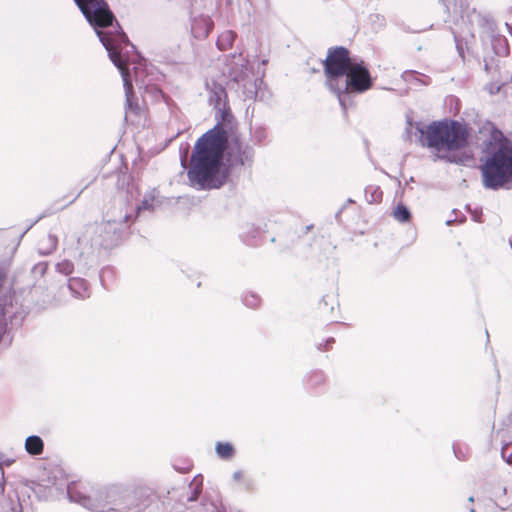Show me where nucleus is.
<instances>
[{
	"instance_id": "1",
	"label": "nucleus",
	"mask_w": 512,
	"mask_h": 512,
	"mask_svg": "<svg viewBox=\"0 0 512 512\" xmlns=\"http://www.w3.org/2000/svg\"><path fill=\"white\" fill-rule=\"evenodd\" d=\"M74 2L94 28L110 60L119 69L123 79L126 103L132 109L133 85L128 71V60L122 54L123 48L130 45L127 35L106 0H74ZM131 48H134L132 44Z\"/></svg>"
},
{
	"instance_id": "2",
	"label": "nucleus",
	"mask_w": 512,
	"mask_h": 512,
	"mask_svg": "<svg viewBox=\"0 0 512 512\" xmlns=\"http://www.w3.org/2000/svg\"><path fill=\"white\" fill-rule=\"evenodd\" d=\"M67 496L91 512H144L154 500L144 487L111 484L89 492L78 484L67 486Z\"/></svg>"
},
{
	"instance_id": "3",
	"label": "nucleus",
	"mask_w": 512,
	"mask_h": 512,
	"mask_svg": "<svg viewBox=\"0 0 512 512\" xmlns=\"http://www.w3.org/2000/svg\"><path fill=\"white\" fill-rule=\"evenodd\" d=\"M228 143L226 130L217 123L196 142L187 172L190 185L197 190L220 188L226 175L221 172Z\"/></svg>"
},
{
	"instance_id": "4",
	"label": "nucleus",
	"mask_w": 512,
	"mask_h": 512,
	"mask_svg": "<svg viewBox=\"0 0 512 512\" xmlns=\"http://www.w3.org/2000/svg\"><path fill=\"white\" fill-rule=\"evenodd\" d=\"M415 128L420 144L434 149L438 159L455 164H463L467 160L460 152L466 147L469 136L462 123L455 120L434 121L427 126L416 123Z\"/></svg>"
},
{
	"instance_id": "5",
	"label": "nucleus",
	"mask_w": 512,
	"mask_h": 512,
	"mask_svg": "<svg viewBox=\"0 0 512 512\" xmlns=\"http://www.w3.org/2000/svg\"><path fill=\"white\" fill-rule=\"evenodd\" d=\"M108 216L109 218L100 224L87 227L85 233L77 238L78 254L74 257L77 260L78 273L86 274L90 256L95 248L110 249L115 246L132 220V213L128 211L119 216L113 213Z\"/></svg>"
},
{
	"instance_id": "6",
	"label": "nucleus",
	"mask_w": 512,
	"mask_h": 512,
	"mask_svg": "<svg viewBox=\"0 0 512 512\" xmlns=\"http://www.w3.org/2000/svg\"><path fill=\"white\" fill-rule=\"evenodd\" d=\"M483 186L499 190L512 182V140L501 132L495 137V144L482 165Z\"/></svg>"
},
{
	"instance_id": "7",
	"label": "nucleus",
	"mask_w": 512,
	"mask_h": 512,
	"mask_svg": "<svg viewBox=\"0 0 512 512\" xmlns=\"http://www.w3.org/2000/svg\"><path fill=\"white\" fill-rule=\"evenodd\" d=\"M373 86L370 71L361 59H355L345 74L333 82L331 91L336 94L341 107L346 110L351 94H362Z\"/></svg>"
},
{
	"instance_id": "8",
	"label": "nucleus",
	"mask_w": 512,
	"mask_h": 512,
	"mask_svg": "<svg viewBox=\"0 0 512 512\" xmlns=\"http://www.w3.org/2000/svg\"><path fill=\"white\" fill-rule=\"evenodd\" d=\"M461 21L464 27L460 34L453 32L456 47L461 57H463V48L459 38H466L467 36L474 38L476 32L480 33L481 37H492L499 42H505V37L497 33L496 23L489 14L472 9L461 16Z\"/></svg>"
},
{
	"instance_id": "9",
	"label": "nucleus",
	"mask_w": 512,
	"mask_h": 512,
	"mask_svg": "<svg viewBox=\"0 0 512 512\" xmlns=\"http://www.w3.org/2000/svg\"><path fill=\"white\" fill-rule=\"evenodd\" d=\"M249 61L243 57L242 53L233 54L231 61L227 64L229 78L242 88L245 98L252 99L257 96L258 85L261 79L255 78L252 68L249 67Z\"/></svg>"
},
{
	"instance_id": "10",
	"label": "nucleus",
	"mask_w": 512,
	"mask_h": 512,
	"mask_svg": "<svg viewBox=\"0 0 512 512\" xmlns=\"http://www.w3.org/2000/svg\"><path fill=\"white\" fill-rule=\"evenodd\" d=\"M355 59L356 58L350 57L349 50L343 46L329 50L323 64L326 75V85L330 90L333 88V82H338Z\"/></svg>"
},
{
	"instance_id": "11",
	"label": "nucleus",
	"mask_w": 512,
	"mask_h": 512,
	"mask_svg": "<svg viewBox=\"0 0 512 512\" xmlns=\"http://www.w3.org/2000/svg\"><path fill=\"white\" fill-rule=\"evenodd\" d=\"M0 512H33V510L25 499H20L16 491H10L0 499Z\"/></svg>"
},
{
	"instance_id": "12",
	"label": "nucleus",
	"mask_w": 512,
	"mask_h": 512,
	"mask_svg": "<svg viewBox=\"0 0 512 512\" xmlns=\"http://www.w3.org/2000/svg\"><path fill=\"white\" fill-rule=\"evenodd\" d=\"M265 224L259 223H245L241 227L240 238L247 245L255 246L258 244V239L265 232Z\"/></svg>"
},
{
	"instance_id": "13",
	"label": "nucleus",
	"mask_w": 512,
	"mask_h": 512,
	"mask_svg": "<svg viewBox=\"0 0 512 512\" xmlns=\"http://www.w3.org/2000/svg\"><path fill=\"white\" fill-rule=\"evenodd\" d=\"M491 501L501 511L512 512V492L508 493L506 487L498 485L492 489Z\"/></svg>"
},
{
	"instance_id": "14",
	"label": "nucleus",
	"mask_w": 512,
	"mask_h": 512,
	"mask_svg": "<svg viewBox=\"0 0 512 512\" xmlns=\"http://www.w3.org/2000/svg\"><path fill=\"white\" fill-rule=\"evenodd\" d=\"M255 156L254 148L249 144L239 143L235 155V162L241 166L250 167L253 164Z\"/></svg>"
},
{
	"instance_id": "15",
	"label": "nucleus",
	"mask_w": 512,
	"mask_h": 512,
	"mask_svg": "<svg viewBox=\"0 0 512 512\" xmlns=\"http://www.w3.org/2000/svg\"><path fill=\"white\" fill-rule=\"evenodd\" d=\"M68 288L75 298L85 299L89 297L88 283L81 277H71L68 281Z\"/></svg>"
},
{
	"instance_id": "16",
	"label": "nucleus",
	"mask_w": 512,
	"mask_h": 512,
	"mask_svg": "<svg viewBox=\"0 0 512 512\" xmlns=\"http://www.w3.org/2000/svg\"><path fill=\"white\" fill-rule=\"evenodd\" d=\"M207 89L210 91L209 100L211 103H214L215 107H218L222 100L226 97V90L221 85L212 81L211 83H206Z\"/></svg>"
},
{
	"instance_id": "17",
	"label": "nucleus",
	"mask_w": 512,
	"mask_h": 512,
	"mask_svg": "<svg viewBox=\"0 0 512 512\" xmlns=\"http://www.w3.org/2000/svg\"><path fill=\"white\" fill-rule=\"evenodd\" d=\"M44 449V442L38 435L28 436L25 440V450L32 456L42 454Z\"/></svg>"
},
{
	"instance_id": "18",
	"label": "nucleus",
	"mask_w": 512,
	"mask_h": 512,
	"mask_svg": "<svg viewBox=\"0 0 512 512\" xmlns=\"http://www.w3.org/2000/svg\"><path fill=\"white\" fill-rule=\"evenodd\" d=\"M326 377L321 370H314L308 373L304 378L305 386L308 389L315 390L325 383Z\"/></svg>"
},
{
	"instance_id": "19",
	"label": "nucleus",
	"mask_w": 512,
	"mask_h": 512,
	"mask_svg": "<svg viewBox=\"0 0 512 512\" xmlns=\"http://www.w3.org/2000/svg\"><path fill=\"white\" fill-rule=\"evenodd\" d=\"M13 326L10 325V319L0 317V345L3 344L5 347L11 345L13 337L10 330Z\"/></svg>"
},
{
	"instance_id": "20",
	"label": "nucleus",
	"mask_w": 512,
	"mask_h": 512,
	"mask_svg": "<svg viewBox=\"0 0 512 512\" xmlns=\"http://www.w3.org/2000/svg\"><path fill=\"white\" fill-rule=\"evenodd\" d=\"M236 32L232 30H225L223 31L217 38L216 45L219 50L225 51L232 47L235 39H236Z\"/></svg>"
},
{
	"instance_id": "21",
	"label": "nucleus",
	"mask_w": 512,
	"mask_h": 512,
	"mask_svg": "<svg viewBox=\"0 0 512 512\" xmlns=\"http://www.w3.org/2000/svg\"><path fill=\"white\" fill-rule=\"evenodd\" d=\"M157 194L158 192L156 189H152L151 191L146 193L141 203L135 207L136 215H139L144 210L152 211L154 208V201L157 197Z\"/></svg>"
},
{
	"instance_id": "22",
	"label": "nucleus",
	"mask_w": 512,
	"mask_h": 512,
	"mask_svg": "<svg viewBox=\"0 0 512 512\" xmlns=\"http://www.w3.org/2000/svg\"><path fill=\"white\" fill-rule=\"evenodd\" d=\"M215 451L217 456L223 460H229L235 455V448L230 442H216Z\"/></svg>"
},
{
	"instance_id": "23",
	"label": "nucleus",
	"mask_w": 512,
	"mask_h": 512,
	"mask_svg": "<svg viewBox=\"0 0 512 512\" xmlns=\"http://www.w3.org/2000/svg\"><path fill=\"white\" fill-rule=\"evenodd\" d=\"M57 245L58 238L53 234H49L46 238L41 240L39 253L41 255H49L56 250Z\"/></svg>"
},
{
	"instance_id": "24",
	"label": "nucleus",
	"mask_w": 512,
	"mask_h": 512,
	"mask_svg": "<svg viewBox=\"0 0 512 512\" xmlns=\"http://www.w3.org/2000/svg\"><path fill=\"white\" fill-rule=\"evenodd\" d=\"M251 141L257 146L266 145L268 142V131L264 126H256L251 129Z\"/></svg>"
},
{
	"instance_id": "25",
	"label": "nucleus",
	"mask_w": 512,
	"mask_h": 512,
	"mask_svg": "<svg viewBox=\"0 0 512 512\" xmlns=\"http://www.w3.org/2000/svg\"><path fill=\"white\" fill-rule=\"evenodd\" d=\"M393 218L399 223H408L411 220V212L403 203H398L392 212Z\"/></svg>"
},
{
	"instance_id": "26",
	"label": "nucleus",
	"mask_w": 512,
	"mask_h": 512,
	"mask_svg": "<svg viewBox=\"0 0 512 512\" xmlns=\"http://www.w3.org/2000/svg\"><path fill=\"white\" fill-rule=\"evenodd\" d=\"M241 301L246 307L256 309L260 306L262 300L257 293L246 291L242 294Z\"/></svg>"
},
{
	"instance_id": "27",
	"label": "nucleus",
	"mask_w": 512,
	"mask_h": 512,
	"mask_svg": "<svg viewBox=\"0 0 512 512\" xmlns=\"http://www.w3.org/2000/svg\"><path fill=\"white\" fill-rule=\"evenodd\" d=\"M383 192L379 186H368L365 189V198L366 201L370 204L378 203L382 200Z\"/></svg>"
},
{
	"instance_id": "28",
	"label": "nucleus",
	"mask_w": 512,
	"mask_h": 512,
	"mask_svg": "<svg viewBox=\"0 0 512 512\" xmlns=\"http://www.w3.org/2000/svg\"><path fill=\"white\" fill-rule=\"evenodd\" d=\"M55 269L59 274L69 276L74 272L75 265L71 260L63 259L55 265Z\"/></svg>"
},
{
	"instance_id": "29",
	"label": "nucleus",
	"mask_w": 512,
	"mask_h": 512,
	"mask_svg": "<svg viewBox=\"0 0 512 512\" xmlns=\"http://www.w3.org/2000/svg\"><path fill=\"white\" fill-rule=\"evenodd\" d=\"M491 39V44L493 46V49L496 54L498 55H507L509 53L508 45H507V39L505 38V42H499L492 37H489Z\"/></svg>"
},
{
	"instance_id": "30",
	"label": "nucleus",
	"mask_w": 512,
	"mask_h": 512,
	"mask_svg": "<svg viewBox=\"0 0 512 512\" xmlns=\"http://www.w3.org/2000/svg\"><path fill=\"white\" fill-rule=\"evenodd\" d=\"M189 488H190V493L187 496V500L190 502L197 500L202 491V484L197 482L196 480H194L190 484Z\"/></svg>"
},
{
	"instance_id": "31",
	"label": "nucleus",
	"mask_w": 512,
	"mask_h": 512,
	"mask_svg": "<svg viewBox=\"0 0 512 512\" xmlns=\"http://www.w3.org/2000/svg\"><path fill=\"white\" fill-rule=\"evenodd\" d=\"M204 512H227L221 502H205L203 503Z\"/></svg>"
},
{
	"instance_id": "32",
	"label": "nucleus",
	"mask_w": 512,
	"mask_h": 512,
	"mask_svg": "<svg viewBox=\"0 0 512 512\" xmlns=\"http://www.w3.org/2000/svg\"><path fill=\"white\" fill-rule=\"evenodd\" d=\"M140 195L138 188L133 183L127 184V189L125 191V199L130 202L133 200H137Z\"/></svg>"
},
{
	"instance_id": "33",
	"label": "nucleus",
	"mask_w": 512,
	"mask_h": 512,
	"mask_svg": "<svg viewBox=\"0 0 512 512\" xmlns=\"http://www.w3.org/2000/svg\"><path fill=\"white\" fill-rule=\"evenodd\" d=\"M47 268H48L47 262H39L33 266L32 273L35 277H42L45 275Z\"/></svg>"
},
{
	"instance_id": "34",
	"label": "nucleus",
	"mask_w": 512,
	"mask_h": 512,
	"mask_svg": "<svg viewBox=\"0 0 512 512\" xmlns=\"http://www.w3.org/2000/svg\"><path fill=\"white\" fill-rule=\"evenodd\" d=\"M503 460L512 466V444H505L501 449Z\"/></svg>"
},
{
	"instance_id": "35",
	"label": "nucleus",
	"mask_w": 512,
	"mask_h": 512,
	"mask_svg": "<svg viewBox=\"0 0 512 512\" xmlns=\"http://www.w3.org/2000/svg\"><path fill=\"white\" fill-rule=\"evenodd\" d=\"M445 7L446 11L449 13L451 10V7H453V10L456 12L457 6L462 7L463 3L462 0H439Z\"/></svg>"
},
{
	"instance_id": "36",
	"label": "nucleus",
	"mask_w": 512,
	"mask_h": 512,
	"mask_svg": "<svg viewBox=\"0 0 512 512\" xmlns=\"http://www.w3.org/2000/svg\"><path fill=\"white\" fill-rule=\"evenodd\" d=\"M468 210H469V212L471 214V217H472L473 221L478 222V223L482 222V210H481V208H475V209L471 210L468 207Z\"/></svg>"
},
{
	"instance_id": "37",
	"label": "nucleus",
	"mask_w": 512,
	"mask_h": 512,
	"mask_svg": "<svg viewBox=\"0 0 512 512\" xmlns=\"http://www.w3.org/2000/svg\"><path fill=\"white\" fill-rule=\"evenodd\" d=\"M332 343H334V338H332V337H331V338H328V339L325 341V343H320V344L318 345V349H319V350H328V349H330V347H331Z\"/></svg>"
},
{
	"instance_id": "38",
	"label": "nucleus",
	"mask_w": 512,
	"mask_h": 512,
	"mask_svg": "<svg viewBox=\"0 0 512 512\" xmlns=\"http://www.w3.org/2000/svg\"><path fill=\"white\" fill-rule=\"evenodd\" d=\"M453 451H454V454L455 456L460 459V460H464V454H463V451L460 450L459 446L454 444L453 445Z\"/></svg>"
},
{
	"instance_id": "39",
	"label": "nucleus",
	"mask_w": 512,
	"mask_h": 512,
	"mask_svg": "<svg viewBox=\"0 0 512 512\" xmlns=\"http://www.w3.org/2000/svg\"><path fill=\"white\" fill-rule=\"evenodd\" d=\"M232 478L234 481H241L243 478V472L241 470L234 471L232 474Z\"/></svg>"
},
{
	"instance_id": "40",
	"label": "nucleus",
	"mask_w": 512,
	"mask_h": 512,
	"mask_svg": "<svg viewBox=\"0 0 512 512\" xmlns=\"http://www.w3.org/2000/svg\"><path fill=\"white\" fill-rule=\"evenodd\" d=\"M230 116H231L230 113L227 112V111H223L222 114H221V117H222L223 120H226L227 117H230Z\"/></svg>"
},
{
	"instance_id": "41",
	"label": "nucleus",
	"mask_w": 512,
	"mask_h": 512,
	"mask_svg": "<svg viewBox=\"0 0 512 512\" xmlns=\"http://www.w3.org/2000/svg\"><path fill=\"white\" fill-rule=\"evenodd\" d=\"M81 192H79L72 200H70L67 204L63 205L60 207V209L64 208L65 206H67L68 204L70 203H73L75 201V199L78 198V196L80 195Z\"/></svg>"
},
{
	"instance_id": "42",
	"label": "nucleus",
	"mask_w": 512,
	"mask_h": 512,
	"mask_svg": "<svg viewBox=\"0 0 512 512\" xmlns=\"http://www.w3.org/2000/svg\"><path fill=\"white\" fill-rule=\"evenodd\" d=\"M505 25H506V27H507V29H508L509 34H510V35H511V37H512V25H510V24H508V23H506Z\"/></svg>"
},
{
	"instance_id": "43",
	"label": "nucleus",
	"mask_w": 512,
	"mask_h": 512,
	"mask_svg": "<svg viewBox=\"0 0 512 512\" xmlns=\"http://www.w3.org/2000/svg\"><path fill=\"white\" fill-rule=\"evenodd\" d=\"M454 222H455V219H449V220L446 221V225L449 226V225H451Z\"/></svg>"
},
{
	"instance_id": "44",
	"label": "nucleus",
	"mask_w": 512,
	"mask_h": 512,
	"mask_svg": "<svg viewBox=\"0 0 512 512\" xmlns=\"http://www.w3.org/2000/svg\"><path fill=\"white\" fill-rule=\"evenodd\" d=\"M468 501L472 503V502H474V498L471 496V497H469Z\"/></svg>"
},
{
	"instance_id": "45",
	"label": "nucleus",
	"mask_w": 512,
	"mask_h": 512,
	"mask_svg": "<svg viewBox=\"0 0 512 512\" xmlns=\"http://www.w3.org/2000/svg\"><path fill=\"white\" fill-rule=\"evenodd\" d=\"M484 68H485L486 71H488L489 68H488V64L487 63H485Z\"/></svg>"
},
{
	"instance_id": "46",
	"label": "nucleus",
	"mask_w": 512,
	"mask_h": 512,
	"mask_svg": "<svg viewBox=\"0 0 512 512\" xmlns=\"http://www.w3.org/2000/svg\"><path fill=\"white\" fill-rule=\"evenodd\" d=\"M510 247L512 249V238L509 240Z\"/></svg>"
},
{
	"instance_id": "47",
	"label": "nucleus",
	"mask_w": 512,
	"mask_h": 512,
	"mask_svg": "<svg viewBox=\"0 0 512 512\" xmlns=\"http://www.w3.org/2000/svg\"><path fill=\"white\" fill-rule=\"evenodd\" d=\"M469 511L470 512H475V510L473 508H470Z\"/></svg>"
}]
</instances>
